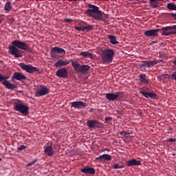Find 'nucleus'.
Instances as JSON below:
<instances>
[{
	"label": "nucleus",
	"mask_w": 176,
	"mask_h": 176,
	"mask_svg": "<svg viewBox=\"0 0 176 176\" xmlns=\"http://www.w3.org/2000/svg\"><path fill=\"white\" fill-rule=\"evenodd\" d=\"M109 120H112V118H111V117L105 118V121H106V122H108V121H109Z\"/></svg>",
	"instance_id": "46"
},
{
	"label": "nucleus",
	"mask_w": 176,
	"mask_h": 176,
	"mask_svg": "<svg viewBox=\"0 0 176 176\" xmlns=\"http://www.w3.org/2000/svg\"><path fill=\"white\" fill-rule=\"evenodd\" d=\"M155 65H157V64H159V63H163V60H155Z\"/></svg>",
	"instance_id": "45"
},
{
	"label": "nucleus",
	"mask_w": 176,
	"mask_h": 176,
	"mask_svg": "<svg viewBox=\"0 0 176 176\" xmlns=\"http://www.w3.org/2000/svg\"><path fill=\"white\" fill-rule=\"evenodd\" d=\"M102 60L104 64H111L115 57V52L111 49H107L102 51Z\"/></svg>",
	"instance_id": "3"
},
{
	"label": "nucleus",
	"mask_w": 176,
	"mask_h": 176,
	"mask_svg": "<svg viewBox=\"0 0 176 176\" xmlns=\"http://www.w3.org/2000/svg\"><path fill=\"white\" fill-rule=\"evenodd\" d=\"M113 168H114L115 170H118L119 168H124V166L119 165V164H115L113 166Z\"/></svg>",
	"instance_id": "33"
},
{
	"label": "nucleus",
	"mask_w": 176,
	"mask_h": 176,
	"mask_svg": "<svg viewBox=\"0 0 176 176\" xmlns=\"http://www.w3.org/2000/svg\"><path fill=\"white\" fill-rule=\"evenodd\" d=\"M87 124L89 129H94L96 127V124H98V121L96 120H90L87 121Z\"/></svg>",
	"instance_id": "21"
},
{
	"label": "nucleus",
	"mask_w": 176,
	"mask_h": 176,
	"mask_svg": "<svg viewBox=\"0 0 176 176\" xmlns=\"http://www.w3.org/2000/svg\"><path fill=\"white\" fill-rule=\"evenodd\" d=\"M126 164L128 167H131L133 166H141V161L133 159L126 161Z\"/></svg>",
	"instance_id": "14"
},
{
	"label": "nucleus",
	"mask_w": 176,
	"mask_h": 176,
	"mask_svg": "<svg viewBox=\"0 0 176 176\" xmlns=\"http://www.w3.org/2000/svg\"><path fill=\"white\" fill-rule=\"evenodd\" d=\"M143 2H144V3H145V2H146V1H143Z\"/></svg>",
	"instance_id": "53"
},
{
	"label": "nucleus",
	"mask_w": 176,
	"mask_h": 176,
	"mask_svg": "<svg viewBox=\"0 0 176 176\" xmlns=\"http://www.w3.org/2000/svg\"><path fill=\"white\" fill-rule=\"evenodd\" d=\"M149 97H150V98H154L155 99V98H157V96L155 93L149 92L148 98Z\"/></svg>",
	"instance_id": "37"
},
{
	"label": "nucleus",
	"mask_w": 176,
	"mask_h": 176,
	"mask_svg": "<svg viewBox=\"0 0 176 176\" xmlns=\"http://www.w3.org/2000/svg\"><path fill=\"white\" fill-rule=\"evenodd\" d=\"M140 68H148V60L142 61V63L139 65Z\"/></svg>",
	"instance_id": "28"
},
{
	"label": "nucleus",
	"mask_w": 176,
	"mask_h": 176,
	"mask_svg": "<svg viewBox=\"0 0 176 176\" xmlns=\"http://www.w3.org/2000/svg\"><path fill=\"white\" fill-rule=\"evenodd\" d=\"M12 9V5H10V1H8L5 4L4 10H6V12H9Z\"/></svg>",
	"instance_id": "29"
},
{
	"label": "nucleus",
	"mask_w": 176,
	"mask_h": 176,
	"mask_svg": "<svg viewBox=\"0 0 176 176\" xmlns=\"http://www.w3.org/2000/svg\"><path fill=\"white\" fill-rule=\"evenodd\" d=\"M89 8H91L92 9H88L86 10L85 12V14L89 15V14H91L93 13H96V12H99L100 10H98V7L94 6V5H89Z\"/></svg>",
	"instance_id": "19"
},
{
	"label": "nucleus",
	"mask_w": 176,
	"mask_h": 176,
	"mask_svg": "<svg viewBox=\"0 0 176 176\" xmlns=\"http://www.w3.org/2000/svg\"><path fill=\"white\" fill-rule=\"evenodd\" d=\"M51 54H65V50L58 47H54L51 50Z\"/></svg>",
	"instance_id": "13"
},
{
	"label": "nucleus",
	"mask_w": 176,
	"mask_h": 176,
	"mask_svg": "<svg viewBox=\"0 0 176 176\" xmlns=\"http://www.w3.org/2000/svg\"><path fill=\"white\" fill-rule=\"evenodd\" d=\"M80 56H82V57H85L86 58H91V60L94 58V55L89 52H82L81 53H80Z\"/></svg>",
	"instance_id": "22"
},
{
	"label": "nucleus",
	"mask_w": 176,
	"mask_h": 176,
	"mask_svg": "<svg viewBox=\"0 0 176 176\" xmlns=\"http://www.w3.org/2000/svg\"><path fill=\"white\" fill-rule=\"evenodd\" d=\"M150 5H151V8H157V6H158L157 1H151Z\"/></svg>",
	"instance_id": "34"
},
{
	"label": "nucleus",
	"mask_w": 176,
	"mask_h": 176,
	"mask_svg": "<svg viewBox=\"0 0 176 176\" xmlns=\"http://www.w3.org/2000/svg\"><path fill=\"white\" fill-rule=\"evenodd\" d=\"M72 67H73L74 71H76L78 73L80 71V64L78 61H74L72 63Z\"/></svg>",
	"instance_id": "23"
},
{
	"label": "nucleus",
	"mask_w": 176,
	"mask_h": 176,
	"mask_svg": "<svg viewBox=\"0 0 176 176\" xmlns=\"http://www.w3.org/2000/svg\"><path fill=\"white\" fill-rule=\"evenodd\" d=\"M64 21H65V23H71V21H72V19H65Z\"/></svg>",
	"instance_id": "44"
},
{
	"label": "nucleus",
	"mask_w": 176,
	"mask_h": 176,
	"mask_svg": "<svg viewBox=\"0 0 176 176\" xmlns=\"http://www.w3.org/2000/svg\"><path fill=\"white\" fill-rule=\"evenodd\" d=\"M167 76H168V74H162L158 77V80L160 81L166 80Z\"/></svg>",
	"instance_id": "31"
},
{
	"label": "nucleus",
	"mask_w": 176,
	"mask_h": 176,
	"mask_svg": "<svg viewBox=\"0 0 176 176\" xmlns=\"http://www.w3.org/2000/svg\"><path fill=\"white\" fill-rule=\"evenodd\" d=\"M0 82H2V83H3V82H5L4 80V77L2 74H0Z\"/></svg>",
	"instance_id": "43"
},
{
	"label": "nucleus",
	"mask_w": 176,
	"mask_h": 176,
	"mask_svg": "<svg viewBox=\"0 0 176 176\" xmlns=\"http://www.w3.org/2000/svg\"><path fill=\"white\" fill-rule=\"evenodd\" d=\"M94 27L91 25H87L85 27H82L83 29V32H85V31H87V32H89V31L93 30Z\"/></svg>",
	"instance_id": "27"
},
{
	"label": "nucleus",
	"mask_w": 176,
	"mask_h": 176,
	"mask_svg": "<svg viewBox=\"0 0 176 176\" xmlns=\"http://www.w3.org/2000/svg\"><path fill=\"white\" fill-rule=\"evenodd\" d=\"M56 75L58 78H63V79H65L68 78V71L65 67H62L56 71Z\"/></svg>",
	"instance_id": "8"
},
{
	"label": "nucleus",
	"mask_w": 176,
	"mask_h": 176,
	"mask_svg": "<svg viewBox=\"0 0 176 176\" xmlns=\"http://www.w3.org/2000/svg\"><path fill=\"white\" fill-rule=\"evenodd\" d=\"M139 80L144 85H148V83H149V78L146 76L145 74H140Z\"/></svg>",
	"instance_id": "20"
},
{
	"label": "nucleus",
	"mask_w": 176,
	"mask_h": 176,
	"mask_svg": "<svg viewBox=\"0 0 176 176\" xmlns=\"http://www.w3.org/2000/svg\"><path fill=\"white\" fill-rule=\"evenodd\" d=\"M24 149H27V146L24 145H21L17 148L18 152H21V151H24Z\"/></svg>",
	"instance_id": "36"
},
{
	"label": "nucleus",
	"mask_w": 176,
	"mask_h": 176,
	"mask_svg": "<svg viewBox=\"0 0 176 176\" xmlns=\"http://www.w3.org/2000/svg\"><path fill=\"white\" fill-rule=\"evenodd\" d=\"M120 135H129V134H130V133L127 132V131H121L120 132Z\"/></svg>",
	"instance_id": "39"
},
{
	"label": "nucleus",
	"mask_w": 176,
	"mask_h": 176,
	"mask_svg": "<svg viewBox=\"0 0 176 176\" xmlns=\"http://www.w3.org/2000/svg\"><path fill=\"white\" fill-rule=\"evenodd\" d=\"M0 162H2V158H0Z\"/></svg>",
	"instance_id": "52"
},
{
	"label": "nucleus",
	"mask_w": 176,
	"mask_h": 176,
	"mask_svg": "<svg viewBox=\"0 0 176 176\" xmlns=\"http://www.w3.org/2000/svg\"><path fill=\"white\" fill-rule=\"evenodd\" d=\"M140 94H142L146 98H149V92H145L144 91H140Z\"/></svg>",
	"instance_id": "35"
},
{
	"label": "nucleus",
	"mask_w": 176,
	"mask_h": 176,
	"mask_svg": "<svg viewBox=\"0 0 176 176\" xmlns=\"http://www.w3.org/2000/svg\"><path fill=\"white\" fill-rule=\"evenodd\" d=\"M3 85L6 87V89H8V90H14V89H17V86L16 85L12 84L8 80L3 81Z\"/></svg>",
	"instance_id": "18"
},
{
	"label": "nucleus",
	"mask_w": 176,
	"mask_h": 176,
	"mask_svg": "<svg viewBox=\"0 0 176 176\" xmlns=\"http://www.w3.org/2000/svg\"><path fill=\"white\" fill-rule=\"evenodd\" d=\"M13 104L14 111L20 112V113L23 114V116H28L30 115V107L25 105L23 101L17 100L14 102Z\"/></svg>",
	"instance_id": "2"
},
{
	"label": "nucleus",
	"mask_w": 176,
	"mask_h": 176,
	"mask_svg": "<svg viewBox=\"0 0 176 176\" xmlns=\"http://www.w3.org/2000/svg\"><path fill=\"white\" fill-rule=\"evenodd\" d=\"M120 97V92L114 93H108L106 94V98L108 101H115V100H118Z\"/></svg>",
	"instance_id": "9"
},
{
	"label": "nucleus",
	"mask_w": 176,
	"mask_h": 176,
	"mask_svg": "<svg viewBox=\"0 0 176 176\" xmlns=\"http://www.w3.org/2000/svg\"><path fill=\"white\" fill-rule=\"evenodd\" d=\"M155 43H157V41H154L151 42V45H155Z\"/></svg>",
	"instance_id": "49"
},
{
	"label": "nucleus",
	"mask_w": 176,
	"mask_h": 176,
	"mask_svg": "<svg viewBox=\"0 0 176 176\" xmlns=\"http://www.w3.org/2000/svg\"><path fill=\"white\" fill-rule=\"evenodd\" d=\"M74 60L70 59L69 60H58L57 62L55 63L54 67L56 68L61 67H66V65H68L69 63H72Z\"/></svg>",
	"instance_id": "11"
},
{
	"label": "nucleus",
	"mask_w": 176,
	"mask_h": 176,
	"mask_svg": "<svg viewBox=\"0 0 176 176\" xmlns=\"http://www.w3.org/2000/svg\"><path fill=\"white\" fill-rule=\"evenodd\" d=\"M36 162V160H34V161H32V162L28 163V164H27V166H28V167H31V166H32L33 164H35V162Z\"/></svg>",
	"instance_id": "40"
},
{
	"label": "nucleus",
	"mask_w": 176,
	"mask_h": 176,
	"mask_svg": "<svg viewBox=\"0 0 176 176\" xmlns=\"http://www.w3.org/2000/svg\"><path fill=\"white\" fill-rule=\"evenodd\" d=\"M19 65L21 69L25 71V72H28V74H34V72H38V74H41V72H39V69L36 67H34L31 65H25L24 63H21Z\"/></svg>",
	"instance_id": "5"
},
{
	"label": "nucleus",
	"mask_w": 176,
	"mask_h": 176,
	"mask_svg": "<svg viewBox=\"0 0 176 176\" xmlns=\"http://www.w3.org/2000/svg\"><path fill=\"white\" fill-rule=\"evenodd\" d=\"M74 28L77 31H82V32H83V27L80 28V27L76 26V27H74Z\"/></svg>",
	"instance_id": "41"
},
{
	"label": "nucleus",
	"mask_w": 176,
	"mask_h": 176,
	"mask_svg": "<svg viewBox=\"0 0 176 176\" xmlns=\"http://www.w3.org/2000/svg\"><path fill=\"white\" fill-rule=\"evenodd\" d=\"M160 31H162V36H169V35H176V25L163 27L160 29Z\"/></svg>",
	"instance_id": "4"
},
{
	"label": "nucleus",
	"mask_w": 176,
	"mask_h": 176,
	"mask_svg": "<svg viewBox=\"0 0 176 176\" xmlns=\"http://www.w3.org/2000/svg\"><path fill=\"white\" fill-rule=\"evenodd\" d=\"M103 156V160H107V161H111L112 160V156L108 154H104L102 155Z\"/></svg>",
	"instance_id": "30"
},
{
	"label": "nucleus",
	"mask_w": 176,
	"mask_h": 176,
	"mask_svg": "<svg viewBox=\"0 0 176 176\" xmlns=\"http://www.w3.org/2000/svg\"><path fill=\"white\" fill-rule=\"evenodd\" d=\"M170 16H172V17H174L175 19L176 20V14L171 13V14H170Z\"/></svg>",
	"instance_id": "47"
},
{
	"label": "nucleus",
	"mask_w": 176,
	"mask_h": 176,
	"mask_svg": "<svg viewBox=\"0 0 176 176\" xmlns=\"http://www.w3.org/2000/svg\"><path fill=\"white\" fill-rule=\"evenodd\" d=\"M81 173H83L84 174H90L91 175H93L94 174H96V169L91 167L86 166L85 168L81 169Z\"/></svg>",
	"instance_id": "16"
},
{
	"label": "nucleus",
	"mask_w": 176,
	"mask_h": 176,
	"mask_svg": "<svg viewBox=\"0 0 176 176\" xmlns=\"http://www.w3.org/2000/svg\"><path fill=\"white\" fill-rule=\"evenodd\" d=\"M109 39H110V42L112 43V45H118L119 43L118 41L116 40V36L113 35H109L108 36Z\"/></svg>",
	"instance_id": "25"
},
{
	"label": "nucleus",
	"mask_w": 176,
	"mask_h": 176,
	"mask_svg": "<svg viewBox=\"0 0 176 176\" xmlns=\"http://www.w3.org/2000/svg\"><path fill=\"white\" fill-rule=\"evenodd\" d=\"M90 69V66L89 65H83L80 67V72L81 74H85V72H87Z\"/></svg>",
	"instance_id": "24"
},
{
	"label": "nucleus",
	"mask_w": 176,
	"mask_h": 176,
	"mask_svg": "<svg viewBox=\"0 0 176 176\" xmlns=\"http://www.w3.org/2000/svg\"><path fill=\"white\" fill-rule=\"evenodd\" d=\"M102 14H104V12L101 11H98L93 14H88V17H91L92 19H94V20H99L100 21H102Z\"/></svg>",
	"instance_id": "10"
},
{
	"label": "nucleus",
	"mask_w": 176,
	"mask_h": 176,
	"mask_svg": "<svg viewBox=\"0 0 176 176\" xmlns=\"http://www.w3.org/2000/svg\"><path fill=\"white\" fill-rule=\"evenodd\" d=\"M96 161H99L100 163L104 160L102 155L96 158Z\"/></svg>",
	"instance_id": "38"
},
{
	"label": "nucleus",
	"mask_w": 176,
	"mask_h": 176,
	"mask_svg": "<svg viewBox=\"0 0 176 176\" xmlns=\"http://www.w3.org/2000/svg\"><path fill=\"white\" fill-rule=\"evenodd\" d=\"M159 31H160V29H152L150 30H146V32H144V35L145 36H157L158 34L157 32H159Z\"/></svg>",
	"instance_id": "12"
},
{
	"label": "nucleus",
	"mask_w": 176,
	"mask_h": 176,
	"mask_svg": "<svg viewBox=\"0 0 176 176\" xmlns=\"http://www.w3.org/2000/svg\"><path fill=\"white\" fill-rule=\"evenodd\" d=\"M50 89L44 85H41L40 89H38L36 92V97H42L43 96H46L49 94Z\"/></svg>",
	"instance_id": "6"
},
{
	"label": "nucleus",
	"mask_w": 176,
	"mask_h": 176,
	"mask_svg": "<svg viewBox=\"0 0 176 176\" xmlns=\"http://www.w3.org/2000/svg\"><path fill=\"white\" fill-rule=\"evenodd\" d=\"M173 64H174V65H175V67H176V58H175V60H173Z\"/></svg>",
	"instance_id": "50"
},
{
	"label": "nucleus",
	"mask_w": 176,
	"mask_h": 176,
	"mask_svg": "<svg viewBox=\"0 0 176 176\" xmlns=\"http://www.w3.org/2000/svg\"><path fill=\"white\" fill-rule=\"evenodd\" d=\"M147 65L148 68L151 67H155V65H156V63L155 60H147Z\"/></svg>",
	"instance_id": "32"
},
{
	"label": "nucleus",
	"mask_w": 176,
	"mask_h": 176,
	"mask_svg": "<svg viewBox=\"0 0 176 176\" xmlns=\"http://www.w3.org/2000/svg\"><path fill=\"white\" fill-rule=\"evenodd\" d=\"M87 105L89 104L82 101H75L71 103L72 108H75L76 109H85Z\"/></svg>",
	"instance_id": "7"
},
{
	"label": "nucleus",
	"mask_w": 176,
	"mask_h": 176,
	"mask_svg": "<svg viewBox=\"0 0 176 176\" xmlns=\"http://www.w3.org/2000/svg\"><path fill=\"white\" fill-rule=\"evenodd\" d=\"M12 79H16V80L21 81V80H25V79H27V77L23 75V74L21 73L15 72L12 76Z\"/></svg>",
	"instance_id": "15"
},
{
	"label": "nucleus",
	"mask_w": 176,
	"mask_h": 176,
	"mask_svg": "<svg viewBox=\"0 0 176 176\" xmlns=\"http://www.w3.org/2000/svg\"><path fill=\"white\" fill-rule=\"evenodd\" d=\"M2 23V21H1V19H0V24Z\"/></svg>",
	"instance_id": "51"
},
{
	"label": "nucleus",
	"mask_w": 176,
	"mask_h": 176,
	"mask_svg": "<svg viewBox=\"0 0 176 176\" xmlns=\"http://www.w3.org/2000/svg\"><path fill=\"white\" fill-rule=\"evenodd\" d=\"M167 8L169 10H175L176 11V5L173 3H168Z\"/></svg>",
	"instance_id": "26"
},
{
	"label": "nucleus",
	"mask_w": 176,
	"mask_h": 176,
	"mask_svg": "<svg viewBox=\"0 0 176 176\" xmlns=\"http://www.w3.org/2000/svg\"><path fill=\"white\" fill-rule=\"evenodd\" d=\"M12 46L8 47V53L14 56L15 58L23 57V52L21 50H28L29 45L19 40H15L12 42ZM21 49V50H19Z\"/></svg>",
	"instance_id": "1"
},
{
	"label": "nucleus",
	"mask_w": 176,
	"mask_h": 176,
	"mask_svg": "<svg viewBox=\"0 0 176 176\" xmlns=\"http://www.w3.org/2000/svg\"><path fill=\"white\" fill-rule=\"evenodd\" d=\"M4 80H8L7 79H9V76H3Z\"/></svg>",
	"instance_id": "48"
},
{
	"label": "nucleus",
	"mask_w": 176,
	"mask_h": 176,
	"mask_svg": "<svg viewBox=\"0 0 176 176\" xmlns=\"http://www.w3.org/2000/svg\"><path fill=\"white\" fill-rule=\"evenodd\" d=\"M168 142H176L175 138H169L167 140Z\"/></svg>",
	"instance_id": "42"
},
{
	"label": "nucleus",
	"mask_w": 176,
	"mask_h": 176,
	"mask_svg": "<svg viewBox=\"0 0 176 176\" xmlns=\"http://www.w3.org/2000/svg\"><path fill=\"white\" fill-rule=\"evenodd\" d=\"M44 153L47 156H53L54 151H53V147H52V144L50 146H44Z\"/></svg>",
	"instance_id": "17"
}]
</instances>
